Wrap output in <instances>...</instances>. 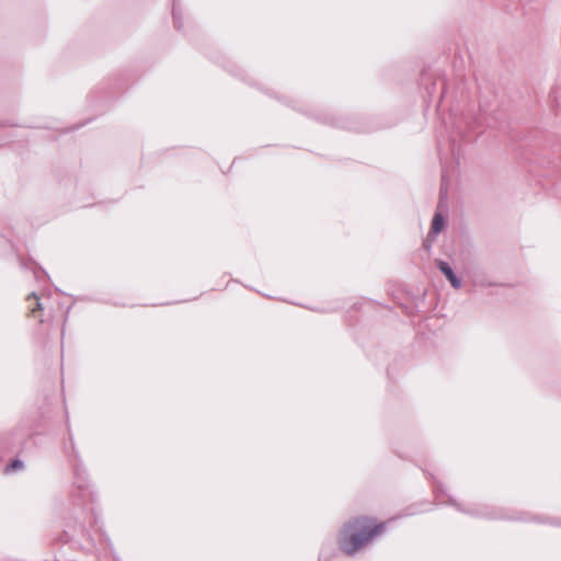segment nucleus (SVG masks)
Segmentation results:
<instances>
[{"instance_id":"1","label":"nucleus","mask_w":561,"mask_h":561,"mask_svg":"<svg viewBox=\"0 0 561 561\" xmlns=\"http://www.w3.org/2000/svg\"><path fill=\"white\" fill-rule=\"evenodd\" d=\"M387 522L374 516L360 515L347 520L337 536L339 549L348 557L356 554L363 548L383 535Z\"/></svg>"},{"instance_id":"2","label":"nucleus","mask_w":561,"mask_h":561,"mask_svg":"<svg viewBox=\"0 0 561 561\" xmlns=\"http://www.w3.org/2000/svg\"><path fill=\"white\" fill-rule=\"evenodd\" d=\"M27 302H28V306H27V309H28V312H27V316L28 317H33V318H39L41 317V312L43 310L42 308V305L39 302V299L38 297L35 295V294H32L27 297Z\"/></svg>"},{"instance_id":"3","label":"nucleus","mask_w":561,"mask_h":561,"mask_svg":"<svg viewBox=\"0 0 561 561\" xmlns=\"http://www.w3.org/2000/svg\"><path fill=\"white\" fill-rule=\"evenodd\" d=\"M439 268L444 273V275L449 279V282L451 283V285L455 288H459L460 287L459 279L455 276L453 270L450 268V266L447 263L439 262Z\"/></svg>"},{"instance_id":"4","label":"nucleus","mask_w":561,"mask_h":561,"mask_svg":"<svg viewBox=\"0 0 561 561\" xmlns=\"http://www.w3.org/2000/svg\"><path fill=\"white\" fill-rule=\"evenodd\" d=\"M444 228V218L440 214H436L432 221V231L438 233Z\"/></svg>"},{"instance_id":"5","label":"nucleus","mask_w":561,"mask_h":561,"mask_svg":"<svg viewBox=\"0 0 561 561\" xmlns=\"http://www.w3.org/2000/svg\"><path fill=\"white\" fill-rule=\"evenodd\" d=\"M22 467H23L22 461H20V460H14V461L10 465V467L8 468V470H9V469H11V470H16V469H20V468H22Z\"/></svg>"}]
</instances>
